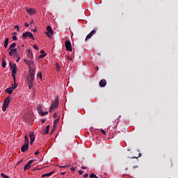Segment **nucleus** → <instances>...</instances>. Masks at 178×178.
Wrapping results in <instances>:
<instances>
[{
  "mask_svg": "<svg viewBox=\"0 0 178 178\" xmlns=\"http://www.w3.org/2000/svg\"><path fill=\"white\" fill-rule=\"evenodd\" d=\"M44 134H48L49 133V125H47L44 130Z\"/></svg>",
  "mask_w": 178,
  "mask_h": 178,
  "instance_id": "obj_21",
  "label": "nucleus"
},
{
  "mask_svg": "<svg viewBox=\"0 0 178 178\" xmlns=\"http://www.w3.org/2000/svg\"><path fill=\"white\" fill-rule=\"evenodd\" d=\"M38 30L37 29H33V33H37Z\"/></svg>",
  "mask_w": 178,
  "mask_h": 178,
  "instance_id": "obj_45",
  "label": "nucleus"
},
{
  "mask_svg": "<svg viewBox=\"0 0 178 178\" xmlns=\"http://www.w3.org/2000/svg\"><path fill=\"white\" fill-rule=\"evenodd\" d=\"M40 111H42V107L41 106L38 107V112H40Z\"/></svg>",
  "mask_w": 178,
  "mask_h": 178,
  "instance_id": "obj_32",
  "label": "nucleus"
},
{
  "mask_svg": "<svg viewBox=\"0 0 178 178\" xmlns=\"http://www.w3.org/2000/svg\"><path fill=\"white\" fill-rule=\"evenodd\" d=\"M29 138H30V144L31 145H32L33 143H34V141H35V135H34V132L31 131L29 133Z\"/></svg>",
  "mask_w": 178,
  "mask_h": 178,
  "instance_id": "obj_9",
  "label": "nucleus"
},
{
  "mask_svg": "<svg viewBox=\"0 0 178 178\" xmlns=\"http://www.w3.org/2000/svg\"><path fill=\"white\" fill-rule=\"evenodd\" d=\"M83 177H84V178L88 177V174L86 173V174L83 175Z\"/></svg>",
  "mask_w": 178,
  "mask_h": 178,
  "instance_id": "obj_41",
  "label": "nucleus"
},
{
  "mask_svg": "<svg viewBox=\"0 0 178 178\" xmlns=\"http://www.w3.org/2000/svg\"><path fill=\"white\" fill-rule=\"evenodd\" d=\"M26 12H28L29 13V15H34V13H35L34 9H33V8L26 9Z\"/></svg>",
  "mask_w": 178,
  "mask_h": 178,
  "instance_id": "obj_19",
  "label": "nucleus"
},
{
  "mask_svg": "<svg viewBox=\"0 0 178 178\" xmlns=\"http://www.w3.org/2000/svg\"><path fill=\"white\" fill-rule=\"evenodd\" d=\"M28 37H29L31 40H35L34 35H33V33L31 32H25L22 34V38L24 40H26V38H28Z\"/></svg>",
  "mask_w": 178,
  "mask_h": 178,
  "instance_id": "obj_6",
  "label": "nucleus"
},
{
  "mask_svg": "<svg viewBox=\"0 0 178 178\" xmlns=\"http://www.w3.org/2000/svg\"><path fill=\"white\" fill-rule=\"evenodd\" d=\"M12 86H13V87H15V84H13Z\"/></svg>",
  "mask_w": 178,
  "mask_h": 178,
  "instance_id": "obj_59",
  "label": "nucleus"
},
{
  "mask_svg": "<svg viewBox=\"0 0 178 178\" xmlns=\"http://www.w3.org/2000/svg\"><path fill=\"white\" fill-rule=\"evenodd\" d=\"M24 62H25V63L28 65L29 67V72H31V70H34V71L35 70V65L34 64V61L24 58Z\"/></svg>",
  "mask_w": 178,
  "mask_h": 178,
  "instance_id": "obj_2",
  "label": "nucleus"
},
{
  "mask_svg": "<svg viewBox=\"0 0 178 178\" xmlns=\"http://www.w3.org/2000/svg\"><path fill=\"white\" fill-rule=\"evenodd\" d=\"M33 48L34 49H36V51H40V47H38V46H37L36 44L33 45Z\"/></svg>",
  "mask_w": 178,
  "mask_h": 178,
  "instance_id": "obj_29",
  "label": "nucleus"
},
{
  "mask_svg": "<svg viewBox=\"0 0 178 178\" xmlns=\"http://www.w3.org/2000/svg\"><path fill=\"white\" fill-rule=\"evenodd\" d=\"M22 162H23V159H21L20 161H19L17 162V165H20V163H22Z\"/></svg>",
  "mask_w": 178,
  "mask_h": 178,
  "instance_id": "obj_37",
  "label": "nucleus"
},
{
  "mask_svg": "<svg viewBox=\"0 0 178 178\" xmlns=\"http://www.w3.org/2000/svg\"><path fill=\"white\" fill-rule=\"evenodd\" d=\"M82 169H87V167H86V166H82Z\"/></svg>",
  "mask_w": 178,
  "mask_h": 178,
  "instance_id": "obj_50",
  "label": "nucleus"
},
{
  "mask_svg": "<svg viewBox=\"0 0 178 178\" xmlns=\"http://www.w3.org/2000/svg\"><path fill=\"white\" fill-rule=\"evenodd\" d=\"M40 54H41V55H44V54H45V51H44V50H41V51H40Z\"/></svg>",
  "mask_w": 178,
  "mask_h": 178,
  "instance_id": "obj_34",
  "label": "nucleus"
},
{
  "mask_svg": "<svg viewBox=\"0 0 178 178\" xmlns=\"http://www.w3.org/2000/svg\"><path fill=\"white\" fill-rule=\"evenodd\" d=\"M97 70H99V68L98 67H96Z\"/></svg>",
  "mask_w": 178,
  "mask_h": 178,
  "instance_id": "obj_54",
  "label": "nucleus"
},
{
  "mask_svg": "<svg viewBox=\"0 0 178 178\" xmlns=\"http://www.w3.org/2000/svg\"><path fill=\"white\" fill-rule=\"evenodd\" d=\"M95 33H97V31H95V29H93L86 38V41H87V40H90V38H91V37H92V35H94V34H95Z\"/></svg>",
  "mask_w": 178,
  "mask_h": 178,
  "instance_id": "obj_12",
  "label": "nucleus"
},
{
  "mask_svg": "<svg viewBox=\"0 0 178 178\" xmlns=\"http://www.w3.org/2000/svg\"><path fill=\"white\" fill-rule=\"evenodd\" d=\"M56 67H57L58 70H59V65L58 64L56 65Z\"/></svg>",
  "mask_w": 178,
  "mask_h": 178,
  "instance_id": "obj_47",
  "label": "nucleus"
},
{
  "mask_svg": "<svg viewBox=\"0 0 178 178\" xmlns=\"http://www.w3.org/2000/svg\"><path fill=\"white\" fill-rule=\"evenodd\" d=\"M12 35H13V36H15V35H17V33L14 32V33H12Z\"/></svg>",
  "mask_w": 178,
  "mask_h": 178,
  "instance_id": "obj_42",
  "label": "nucleus"
},
{
  "mask_svg": "<svg viewBox=\"0 0 178 178\" xmlns=\"http://www.w3.org/2000/svg\"><path fill=\"white\" fill-rule=\"evenodd\" d=\"M16 47V43H13L10 44L9 49H13Z\"/></svg>",
  "mask_w": 178,
  "mask_h": 178,
  "instance_id": "obj_24",
  "label": "nucleus"
},
{
  "mask_svg": "<svg viewBox=\"0 0 178 178\" xmlns=\"http://www.w3.org/2000/svg\"><path fill=\"white\" fill-rule=\"evenodd\" d=\"M59 122V118L56 119L54 122V127L56 128V124H58V123Z\"/></svg>",
  "mask_w": 178,
  "mask_h": 178,
  "instance_id": "obj_23",
  "label": "nucleus"
},
{
  "mask_svg": "<svg viewBox=\"0 0 178 178\" xmlns=\"http://www.w3.org/2000/svg\"><path fill=\"white\" fill-rule=\"evenodd\" d=\"M1 177H3V178H10V177H9V176L5 175L4 173H1Z\"/></svg>",
  "mask_w": 178,
  "mask_h": 178,
  "instance_id": "obj_28",
  "label": "nucleus"
},
{
  "mask_svg": "<svg viewBox=\"0 0 178 178\" xmlns=\"http://www.w3.org/2000/svg\"><path fill=\"white\" fill-rule=\"evenodd\" d=\"M137 158H138V157L133 156V157H132V159H137Z\"/></svg>",
  "mask_w": 178,
  "mask_h": 178,
  "instance_id": "obj_52",
  "label": "nucleus"
},
{
  "mask_svg": "<svg viewBox=\"0 0 178 178\" xmlns=\"http://www.w3.org/2000/svg\"><path fill=\"white\" fill-rule=\"evenodd\" d=\"M24 25H25V27H29V23H27V22H26Z\"/></svg>",
  "mask_w": 178,
  "mask_h": 178,
  "instance_id": "obj_43",
  "label": "nucleus"
},
{
  "mask_svg": "<svg viewBox=\"0 0 178 178\" xmlns=\"http://www.w3.org/2000/svg\"><path fill=\"white\" fill-rule=\"evenodd\" d=\"M15 88H17V84H16V83H15V87H10L6 89V92L10 95L13 92V90H15Z\"/></svg>",
  "mask_w": 178,
  "mask_h": 178,
  "instance_id": "obj_10",
  "label": "nucleus"
},
{
  "mask_svg": "<svg viewBox=\"0 0 178 178\" xmlns=\"http://www.w3.org/2000/svg\"><path fill=\"white\" fill-rule=\"evenodd\" d=\"M34 76H35V70H31L29 71V75L28 77V87L29 90H31L33 87V81H34Z\"/></svg>",
  "mask_w": 178,
  "mask_h": 178,
  "instance_id": "obj_1",
  "label": "nucleus"
},
{
  "mask_svg": "<svg viewBox=\"0 0 178 178\" xmlns=\"http://www.w3.org/2000/svg\"><path fill=\"white\" fill-rule=\"evenodd\" d=\"M39 115H40L41 116H45V113H44V111L42 110H40L38 112Z\"/></svg>",
  "mask_w": 178,
  "mask_h": 178,
  "instance_id": "obj_27",
  "label": "nucleus"
},
{
  "mask_svg": "<svg viewBox=\"0 0 178 178\" xmlns=\"http://www.w3.org/2000/svg\"><path fill=\"white\" fill-rule=\"evenodd\" d=\"M57 166H58L59 168H60V169H65V168H68V167L70 166V165H58Z\"/></svg>",
  "mask_w": 178,
  "mask_h": 178,
  "instance_id": "obj_26",
  "label": "nucleus"
},
{
  "mask_svg": "<svg viewBox=\"0 0 178 178\" xmlns=\"http://www.w3.org/2000/svg\"><path fill=\"white\" fill-rule=\"evenodd\" d=\"M65 48L67 51H70V52H72V42L69 40L65 41Z\"/></svg>",
  "mask_w": 178,
  "mask_h": 178,
  "instance_id": "obj_8",
  "label": "nucleus"
},
{
  "mask_svg": "<svg viewBox=\"0 0 178 178\" xmlns=\"http://www.w3.org/2000/svg\"><path fill=\"white\" fill-rule=\"evenodd\" d=\"M51 133H54V131H51Z\"/></svg>",
  "mask_w": 178,
  "mask_h": 178,
  "instance_id": "obj_61",
  "label": "nucleus"
},
{
  "mask_svg": "<svg viewBox=\"0 0 178 178\" xmlns=\"http://www.w3.org/2000/svg\"><path fill=\"white\" fill-rule=\"evenodd\" d=\"M51 133H54V131H51Z\"/></svg>",
  "mask_w": 178,
  "mask_h": 178,
  "instance_id": "obj_60",
  "label": "nucleus"
},
{
  "mask_svg": "<svg viewBox=\"0 0 178 178\" xmlns=\"http://www.w3.org/2000/svg\"><path fill=\"white\" fill-rule=\"evenodd\" d=\"M19 60H20V57L18 58V59L17 60V62H19Z\"/></svg>",
  "mask_w": 178,
  "mask_h": 178,
  "instance_id": "obj_53",
  "label": "nucleus"
},
{
  "mask_svg": "<svg viewBox=\"0 0 178 178\" xmlns=\"http://www.w3.org/2000/svg\"><path fill=\"white\" fill-rule=\"evenodd\" d=\"M52 175H54V171L50 172L49 173L43 174L42 175V177H49V176H52Z\"/></svg>",
  "mask_w": 178,
  "mask_h": 178,
  "instance_id": "obj_16",
  "label": "nucleus"
},
{
  "mask_svg": "<svg viewBox=\"0 0 178 178\" xmlns=\"http://www.w3.org/2000/svg\"><path fill=\"white\" fill-rule=\"evenodd\" d=\"M47 33H46L47 37L51 38V35H54V30H52V27L51 26H47Z\"/></svg>",
  "mask_w": 178,
  "mask_h": 178,
  "instance_id": "obj_7",
  "label": "nucleus"
},
{
  "mask_svg": "<svg viewBox=\"0 0 178 178\" xmlns=\"http://www.w3.org/2000/svg\"><path fill=\"white\" fill-rule=\"evenodd\" d=\"M39 154H40V151H36V152H35V156L38 155Z\"/></svg>",
  "mask_w": 178,
  "mask_h": 178,
  "instance_id": "obj_40",
  "label": "nucleus"
},
{
  "mask_svg": "<svg viewBox=\"0 0 178 178\" xmlns=\"http://www.w3.org/2000/svg\"><path fill=\"white\" fill-rule=\"evenodd\" d=\"M57 116H58V115H56V113H54V118H57Z\"/></svg>",
  "mask_w": 178,
  "mask_h": 178,
  "instance_id": "obj_49",
  "label": "nucleus"
},
{
  "mask_svg": "<svg viewBox=\"0 0 178 178\" xmlns=\"http://www.w3.org/2000/svg\"><path fill=\"white\" fill-rule=\"evenodd\" d=\"M2 67H6V60L5 59H2V64H1Z\"/></svg>",
  "mask_w": 178,
  "mask_h": 178,
  "instance_id": "obj_22",
  "label": "nucleus"
},
{
  "mask_svg": "<svg viewBox=\"0 0 178 178\" xmlns=\"http://www.w3.org/2000/svg\"><path fill=\"white\" fill-rule=\"evenodd\" d=\"M34 162V160H30L26 165L24 167V170H29L31 168V164Z\"/></svg>",
  "mask_w": 178,
  "mask_h": 178,
  "instance_id": "obj_11",
  "label": "nucleus"
},
{
  "mask_svg": "<svg viewBox=\"0 0 178 178\" xmlns=\"http://www.w3.org/2000/svg\"><path fill=\"white\" fill-rule=\"evenodd\" d=\"M102 133H103V134H104V136H106V132H105V131L104 129H102Z\"/></svg>",
  "mask_w": 178,
  "mask_h": 178,
  "instance_id": "obj_36",
  "label": "nucleus"
},
{
  "mask_svg": "<svg viewBox=\"0 0 178 178\" xmlns=\"http://www.w3.org/2000/svg\"><path fill=\"white\" fill-rule=\"evenodd\" d=\"M66 172H62L61 175H65Z\"/></svg>",
  "mask_w": 178,
  "mask_h": 178,
  "instance_id": "obj_55",
  "label": "nucleus"
},
{
  "mask_svg": "<svg viewBox=\"0 0 178 178\" xmlns=\"http://www.w3.org/2000/svg\"><path fill=\"white\" fill-rule=\"evenodd\" d=\"M51 133H54V131H51Z\"/></svg>",
  "mask_w": 178,
  "mask_h": 178,
  "instance_id": "obj_62",
  "label": "nucleus"
},
{
  "mask_svg": "<svg viewBox=\"0 0 178 178\" xmlns=\"http://www.w3.org/2000/svg\"><path fill=\"white\" fill-rule=\"evenodd\" d=\"M67 59H68L69 60H72V58H70V57H69V56H67Z\"/></svg>",
  "mask_w": 178,
  "mask_h": 178,
  "instance_id": "obj_48",
  "label": "nucleus"
},
{
  "mask_svg": "<svg viewBox=\"0 0 178 178\" xmlns=\"http://www.w3.org/2000/svg\"><path fill=\"white\" fill-rule=\"evenodd\" d=\"M27 56L33 59V51H31V49L28 50Z\"/></svg>",
  "mask_w": 178,
  "mask_h": 178,
  "instance_id": "obj_17",
  "label": "nucleus"
},
{
  "mask_svg": "<svg viewBox=\"0 0 178 178\" xmlns=\"http://www.w3.org/2000/svg\"><path fill=\"white\" fill-rule=\"evenodd\" d=\"M41 122H42V123H45V120H44V119H43V120H41Z\"/></svg>",
  "mask_w": 178,
  "mask_h": 178,
  "instance_id": "obj_46",
  "label": "nucleus"
},
{
  "mask_svg": "<svg viewBox=\"0 0 178 178\" xmlns=\"http://www.w3.org/2000/svg\"><path fill=\"white\" fill-rule=\"evenodd\" d=\"M90 178H94V177H95V175L94 173H92V174H91V175H90Z\"/></svg>",
  "mask_w": 178,
  "mask_h": 178,
  "instance_id": "obj_35",
  "label": "nucleus"
},
{
  "mask_svg": "<svg viewBox=\"0 0 178 178\" xmlns=\"http://www.w3.org/2000/svg\"><path fill=\"white\" fill-rule=\"evenodd\" d=\"M37 77H38L39 79H42V73L41 72H39L37 74Z\"/></svg>",
  "mask_w": 178,
  "mask_h": 178,
  "instance_id": "obj_25",
  "label": "nucleus"
},
{
  "mask_svg": "<svg viewBox=\"0 0 178 178\" xmlns=\"http://www.w3.org/2000/svg\"><path fill=\"white\" fill-rule=\"evenodd\" d=\"M13 41H17V37L16 35L13 36Z\"/></svg>",
  "mask_w": 178,
  "mask_h": 178,
  "instance_id": "obj_31",
  "label": "nucleus"
},
{
  "mask_svg": "<svg viewBox=\"0 0 178 178\" xmlns=\"http://www.w3.org/2000/svg\"><path fill=\"white\" fill-rule=\"evenodd\" d=\"M139 156H141V153H139Z\"/></svg>",
  "mask_w": 178,
  "mask_h": 178,
  "instance_id": "obj_57",
  "label": "nucleus"
},
{
  "mask_svg": "<svg viewBox=\"0 0 178 178\" xmlns=\"http://www.w3.org/2000/svg\"><path fill=\"white\" fill-rule=\"evenodd\" d=\"M59 106V98L56 97L51 106H50L49 112L51 113V112H54Z\"/></svg>",
  "mask_w": 178,
  "mask_h": 178,
  "instance_id": "obj_3",
  "label": "nucleus"
},
{
  "mask_svg": "<svg viewBox=\"0 0 178 178\" xmlns=\"http://www.w3.org/2000/svg\"><path fill=\"white\" fill-rule=\"evenodd\" d=\"M74 170H76V168L72 167V168H71V171H72V172H74Z\"/></svg>",
  "mask_w": 178,
  "mask_h": 178,
  "instance_id": "obj_38",
  "label": "nucleus"
},
{
  "mask_svg": "<svg viewBox=\"0 0 178 178\" xmlns=\"http://www.w3.org/2000/svg\"><path fill=\"white\" fill-rule=\"evenodd\" d=\"M9 104H10V97L8 96L3 101V104L2 106V111L5 112L8 106H9Z\"/></svg>",
  "mask_w": 178,
  "mask_h": 178,
  "instance_id": "obj_4",
  "label": "nucleus"
},
{
  "mask_svg": "<svg viewBox=\"0 0 178 178\" xmlns=\"http://www.w3.org/2000/svg\"><path fill=\"white\" fill-rule=\"evenodd\" d=\"M79 175H83V173H84V171H83V170H79Z\"/></svg>",
  "mask_w": 178,
  "mask_h": 178,
  "instance_id": "obj_39",
  "label": "nucleus"
},
{
  "mask_svg": "<svg viewBox=\"0 0 178 178\" xmlns=\"http://www.w3.org/2000/svg\"><path fill=\"white\" fill-rule=\"evenodd\" d=\"M45 56H47V54H41V55L39 56V58H40V59H42V58H45Z\"/></svg>",
  "mask_w": 178,
  "mask_h": 178,
  "instance_id": "obj_30",
  "label": "nucleus"
},
{
  "mask_svg": "<svg viewBox=\"0 0 178 178\" xmlns=\"http://www.w3.org/2000/svg\"><path fill=\"white\" fill-rule=\"evenodd\" d=\"M28 149H29V145L24 144V145H22V147H21V151H22V152H26V151H27Z\"/></svg>",
  "mask_w": 178,
  "mask_h": 178,
  "instance_id": "obj_14",
  "label": "nucleus"
},
{
  "mask_svg": "<svg viewBox=\"0 0 178 178\" xmlns=\"http://www.w3.org/2000/svg\"><path fill=\"white\" fill-rule=\"evenodd\" d=\"M10 65V68L12 70V76L14 79V80H16V69H17V66L16 65V64H13L12 62L9 63Z\"/></svg>",
  "mask_w": 178,
  "mask_h": 178,
  "instance_id": "obj_5",
  "label": "nucleus"
},
{
  "mask_svg": "<svg viewBox=\"0 0 178 178\" xmlns=\"http://www.w3.org/2000/svg\"><path fill=\"white\" fill-rule=\"evenodd\" d=\"M24 144L28 145L30 144V141L29 140V136L27 135L24 136Z\"/></svg>",
  "mask_w": 178,
  "mask_h": 178,
  "instance_id": "obj_18",
  "label": "nucleus"
},
{
  "mask_svg": "<svg viewBox=\"0 0 178 178\" xmlns=\"http://www.w3.org/2000/svg\"><path fill=\"white\" fill-rule=\"evenodd\" d=\"M15 29H17V31H19V26L17 25L15 26Z\"/></svg>",
  "mask_w": 178,
  "mask_h": 178,
  "instance_id": "obj_33",
  "label": "nucleus"
},
{
  "mask_svg": "<svg viewBox=\"0 0 178 178\" xmlns=\"http://www.w3.org/2000/svg\"><path fill=\"white\" fill-rule=\"evenodd\" d=\"M95 178H99V177H98L97 175H95Z\"/></svg>",
  "mask_w": 178,
  "mask_h": 178,
  "instance_id": "obj_56",
  "label": "nucleus"
},
{
  "mask_svg": "<svg viewBox=\"0 0 178 178\" xmlns=\"http://www.w3.org/2000/svg\"><path fill=\"white\" fill-rule=\"evenodd\" d=\"M30 24H34V20L32 19V21L30 22Z\"/></svg>",
  "mask_w": 178,
  "mask_h": 178,
  "instance_id": "obj_44",
  "label": "nucleus"
},
{
  "mask_svg": "<svg viewBox=\"0 0 178 178\" xmlns=\"http://www.w3.org/2000/svg\"><path fill=\"white\" fill-rule=\"evenodd\" d=\"M44 113H45V115H48V111H45Z\"/></svg>",
  "mask_w": 178,
  "mask_h": 178,
  "instance_id": "obj_51",
  "label": "nucleus"
},
{
  "mask_svg": "<svg viewBox=\"0 0 178 178\" xmlns=\"http://www.w3.org/2000/svg\"><path fill=\"white\" fill-rule=\"evenodd\" d=\"M8 51H10L8 52V54H9L10 56H13V54H16V52H17V49H8Z\"/></svg>",
  "mask_w": 178,
  "mask_h": 178,
  "instance_id": "obj_13",
  "label": "nucleus"
},
{
  "mask_svg": "<svg viewBox=\"0 0 178 178\" xmlns=\"http://www.w3.org/2000/svg\"><path fill=\"white\" fill-rule=\"evenodd\" d=\"M99 86H100V87H105L106 86V80L102 79L99 81Z\"/></svg>",
  "mask_w": 178,
  "mask_h": 178,
  "instance_id": "obj_15",
  "label": "nucleus"
},
{
  "mask_svg": "<svg viewBox=\"0 0 178 178\" xmlns=\"http://www.w3.org/2000/svg\"><path fill=\"white\" fill-rule=\"evenodd\" d=\"M9 44V38H6L4 42V47L8 48V45Z\"/></svg>",
  "mask_w": 178,
  "mask_h": 178,
  "instance_id": "obj_20",
  "label": "nucleus"
},
{
  "mask_svg": "<svg viewBox=\"0 0 178 178\" xmlns=\"http://www.w3.org/2000/svg\"><path fill=\"white\" fill-rule=\"evenodd\" d=\"M22 47H24V44H22Z\"/></svg>",
  "mask_w": 178,
  "mask_h": 178,
  "instance_id": "obj_58",
  "label": "nucleus"
}]
</instances>
